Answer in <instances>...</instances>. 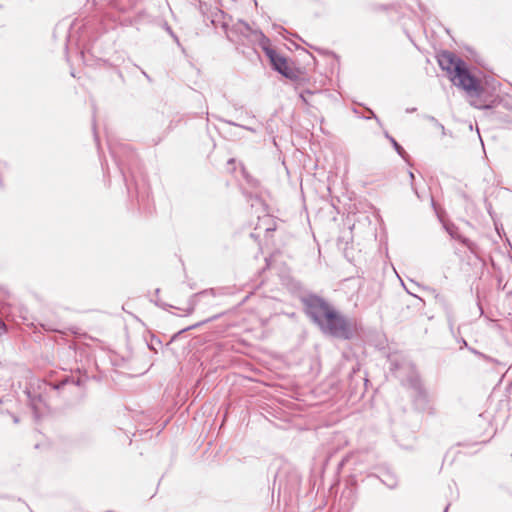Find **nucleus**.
<instances>
[{"label":"nucleus","instance_id":"obj_11","mask_svg":"<svg viewBox=\"0 0 512 512\" xmlns=\"http://www.w3.org/2000/svg\"><path fill=\"white\" fill-rule=\"evenodd\" d=\"M386 137L390 140V142L392 143L395 151L400 155V156H404L405 154V150L403 149V147L392 137L390 136L389 134L386 133Z\"/></svg>","mask_w":512,"mask_h":512},{"label":"nucleus","instance_id":"obj_20","mask_svg":"<svg viewBox=\"0 0 512 512\" xmlns=\"http://www.w3.org/2000/svg\"><path fill=\"white\" fill-rule=\"evenodd\" d=\"M142 74L144 75V77H146L148 80H151L150 76L145 72V71H142Z\"/></svg>","mask_w":512,"mask_h":512},{"label":"nucleus","instance_id":"obj_24","mask_svg":"<svg viewBox=\"0 0 512 512\" xmlns=\"http://www.w3.org/2000/svg\"><path fill=\"white\" fill-rule=\"evenodd\" d=\"M449 509V504L445 507L444 512H447Z\"/></svg>","mask_w":512,"mask_h":512},{"label":"nucleus","instance_id":"obj_17","mask_svg":"<svg viewBox=\"0 0 512 512\" xmlns=\"http://www.w3.org/2000/svg\"><path fill=\"white\" fill-rule=\"evenodd\" d=\"M6 331L5 323L0 319V336L3 335Z\"/></svg>","mask_w":512,"mask_h":512},{"label":"nucleus","instance_id":"obj_12","mask_svg":"<svg viewBox=\"0 0 512 512\" xmlns=\"http://www.w3.org/2000/svg\"><path fill=\"white\" fill-rule=\"evenodd\" d=\"M221 121H223V122H225V123H227V124H229V125H232V126L241 127V128H243V129H245V130H247V131H250V132H252V133H256V132H257V130H256L255 128H253V127L245 126V125H240V124H238V123H236V122H233V121H231V120H224V119H221Z\"/></svg>","mask_w":512,"mask_h":512},{"label":"nucleus","instance_id":"obj_2","mask_svg":"<svg viewBox=\"0 0 512 512\" xmlns=\"http://www.w3.org/2000/svg\"><path fill=\"white\" fill-rule=\"evenodd\" d=\"M455 69L456 74L451 77V80L455 85L465 90L467 94L472 98L470 101L471 105L478 109L489 108L488 105L482 103V101L479 99L484 89L481 86L479 80L470 73L466 67V64L462 68L457 66Z\"/></svg>","mask_w":512,"mask_h":512},{"label":"nucleus","instance_id":"obj_27","mask_svg":"<svg viewBox=\"0 0 512 512\" xmlns=\"http://www.w3.org/2000/svg\"><path fill=\"white\" fill-rule=\"evenodd\" d=\"M0 8H2V5L0 4Z\"/></svg>","mask_w":512,"mask_h":512},{"label":"nucleus","instance_id":"obj_1","mask_svg":"<svg viewBox=\"0 0 512 512\" xmlns=\"http://www.w3.org/2000/svg\"><path fill=\"white\" fill-rule=\"evenodd\" d=\"M223 28L227 38L237 44L261 46L268 42V37H266L261 30L252 28L243 20H238L233 23L231 27H228V24L224 22Z\"/></svg>","mask_w":512,"mask_h":512},{"label":"nucleus","instance_id":"obj_8","mask_svg":"<svg viewBox=\"0 0 512 512\" xmlns=\"http://www.w3.org/2000/svg\"><path fill=\"white\" fill-rule=\"evenodd\" d=\"M411 387L415 391V402L417 404H426L428 402V393L421 381L417 376H414L410 379Z\"/></svg>","mask_w":512,"mask_h":512},{"label":"nucleus","instance_id":"obj_26","mask_svg":"<svg viewBox=\"0 0 512 512\" xmlns=\"http://www.w3.org/2000/svg\"><path fill=\"white\" fill-rule=\"evenodd\" d=\"M274 228H266V231H272Z\"/></svg>","mask_w":512,"mask_h":512},{"label":"nucleus","instance_id":"obj_21","mask_svg":"<svg viewBox=\"0 0 512 512\" xmlns=\"http://www.w3.org/2000/svg\"><path fill=\"white\" fill-rule=\"evenodd\" d=\"M200 324H194L193 326H190L188 327L187 329H184L183 331L185 330H189V329H192V328H195V327H198Z\"/></svg>","mask_w":512,"mask_h":512},{"label":"nucleus","instance_id":"obj_22","mask_svg":"<svg viewBox=\"0 0 512 512\" xmlns=\"http://www.w3.org/2000/svg\"><path fill=\"white\" fill-rule=\"evenodd\" d=\"M409 177H410V179H411L412 181L414 180V174H413V172H409Z\"/></svg>","mask_w":512,"mask_h":512},{"label":"nucleus","instance_id":"obj_5","mask_svg":"<svg viewBox=\"0 0 512 512\" xmlns=\"http://www.w3.org/2000/svg\"><path fill=\"white\" fill-rule=\"evenodd\" d=\"M261 49L264 51L266 56L269 58L271 65L274 70L279 72L281 75L289 78L291 80H295L297 77L296 71L289 67L287 59L281 55H279L270 44V40L268 39L267 44H262Z\"/></svg>","mask_w":512,"mask_h":512},{"label":"nucleus","instance_id":"obj_18","mask_svg":"<svg viewBox=\"0 0 512 512\" xmlns=\"http://www.w3.org/2000/svg\"><path fill=\"white\" fill-rule=\"evenodd\" d=\"M218 18H222V19L226 18L223 11H219L217 14H215L214 19H218Z\"/></svg>","mask_w":512,"mask_h":512},{"label":"nucleus","instance_id":"obj_19","mask_svg":"<svg viewBox=\"0 0 512 512\" xmlns=\"http://www.w3.org/2000/svg\"><path fill=\"white\" fill-rule=\"evenodd\" d=\"M411 186H412V189H413L414 193L416 194V196H417L419 199H421V196L419 195V193H418L417 189L414 187L413 183L411 184Z\"/></svg>","mask_w":512,"mask_h":512},{"label":"nucleus","instance_id":"obj_6","mask_svg":"<svg viewBox=\"0 0 512 512\" xmlns=\"http://www.w3.org/2000/svg\"><path fill=\"white\" fill-rule=\"evenodd\" d=\"M438 63L443 70H446L449 73L450 78L454 74H456L455 68L457 66H459V68H462L465 65V62L462 59L456 57L453 53L447 51L439 55Z\"/></svg>","mask_w":512,"mask_h":512},{"label":"nucleus","instance_id":"obj_7","mask_svg":"<svg viewBox=\"0 0 512 512\" xmlns=\"http://www.w3.org/2000/svg\"><path fill=\"white\" fill-rule=\"evenodd\" d=\"M444 228L447 233L451 236V238L460 241L463 245H465L471 252H475L476 244L469 240L468 238L462 236L459 233V229L452 223L444 224Z\"/></svg>","mask_w":512,"mask_h":512},{"label":"nucleus","instance_id":"obj_23","mask_svg":"<svg viewBox=\"0 0 512 512\" xmlns=\"http://www.w3.org/2000/svg\"><path fill=\"white\" fill-rule=\"evenodd\" d=\"M416 110V108H409L407 109V112H414Z\"/></svg>","mask_w":512,"mask_h":512},{"label":"nucleus","instance_id":"obj_25","mask_svg":"<svg viewBox=\"0 0 512 512\" xmlns=\"http://www.w3.org/2000/svg\"><path fill=\"white\" fill-rule=\"evenodd\" d=\"M110 149H111V153L115 156L116 152L114 151V149L113 148H110Z\"/></svg>","mask_w":512,"mask_h":512},{"label":"nucleus","instance_id":"obj_3","mask_svg":"<svg viewBox=\"0 0 512 512\" xmlns=\"http://www.w3.org/2000/svg\"><path fill=\"white\" fill-rule=\"evenodd\" d=\"M319 328L324 333H328L334 337L342 339H350L352 337L348 321L334 308L327 311L326 317L323 320L322 325H319Z\"/></svg>","mask_w":512,"mask_h":512},{"label":"nucleus","instance_id":"obj_13","mask_svg":"<svg viewBox=\"0 0 512 512\" xmlns=\"http://www.w3.org/2000/svg\"><path fill=\"white\" fill-rule=\"evenodd\" d=\"M382 482L387 485L390 489H393L395 486H396V479L392 476H389V479L386 480H382Z\"/></svg>","mask_w":512,"mask_h":512},{"label":"nucleus","instance_id":"obj_14","mask_svg":"<svg viewBox=\"0 0 512 512\" xmlns=\"http://www.w3.org/2000/svg\"><path fill=\"white\" fill-rule=\"evenodd\" d=\"M307 94H308V95H311V94H312V92H311V91H309V90H307V91L301 92V93L299 94V97L301 98V100H302L305 104H308V100H307V98H306V95H307Z\"/></svg>","mask_w":512,"mask_h":512},{"label":"nucleus","instance_id":"obj_15","mask_svg":"<svg viewBox=\"0 0 512 512\" xmlns=\"http://www.w3.org/2000/svg\"><path fill=\"white\" fill-rule=\"evenodd\" d=\"M199 295H201V296H206V295L214 296L215 293H214L213 289H210V290H204V291L200 292Z\"/></svg>","mask_w":512,"mask_h":512},{"label":"nucleus","instance_id":"obj_4","mask_svg":"<svg viewBox=\"0 0 512 512\" xmlns=\"http://www.w3.org/2000/svg\"><path fill=\"white\" fill-rule=\"evenodd\" d=\"M301 302L304 305L306 315L318 327L319 325H322L327 311H330L333 308L324 298L312 293L303 296L301 298Z\"/></svg>","mask_w":512,"mask_h":512},{"label":"nucleus","instance_id":"obj_16","mask_svg":"<svg viewBox=\"0 0 512 512\" xmlns=\"http://www.w3.org/2000/svg\"><path fill=\"white\" fill-rule=\"evenodd\" d=\"M166 30L174 38V40L178 43L179 42L178 37L173 33L172 29L169 26H167Z\"/></svg>","mask_w":512,"mask_h":512},{"label":"nucleus","instance_id":"obj_10","mask_svg":"<svg viewBox=\"0 0 512 512\" xmlns=\"http://www.w3.org/2000/svg\"><path fill=\"white\" fill-rule=\"evenodd\" d=\"M27 395L35 415H38V413L40 412V407L38 403L42 402V397L40 395L32 397L30 391L27 392Z\"/></svg>","mask_w":512,"mask_h":512},{"label":"nucleus","instance_id":"obj_9","mask_svg":"<svg viewBox=\"0 0 512 512\" xmlns=\"http://www.w3.org/2000/svg\"><path fill=\"white\" fill-rule=\"evenodd\" d=\"M390 364V371L394 373L397 378H401V370L410 368L409 364L399 355L391 354L388 356Z\"/></svg>","mask_w":512,"mask_h":512}]
</instances>
